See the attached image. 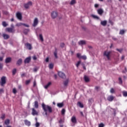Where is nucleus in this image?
Instances as JSON below:
<instances>
[{
	"mask_svg": "<svg viewBox=\"0 0 127 127\" xmlns=\"http://www.w3.org/2000/svg\"><path fill=\"white\" fill-rule=\"evenodd\" d=\"M39 36L40 40L42 41V42H43L44 40L43 39V36H42V34H40Z\"/></svg>",
	"mask_w": 127,
	"mask_h": 127,
	"instance_id": "28",
	"label": "nucleus"
},
{
	"mask_svg": "<svg viewBox=\"0 0 127 127\" xmlns=\"http://www.w3.org/2000/svg\"><path fill=\"white\" fill-rule=\"evenodd\" d=\"M2 25H3V26L4 27H6V26H7V25H8V24L6 23V22L5 21H3L2 22Z\"/></svg>",
	"mask_w": 127,
	"mask_h": 127,
	"instance_id": "27",
	"label": "nucleus"
},
{
	"mask_svg": "<svg viewBox=\"0 0 127 127\" xmlns=\"http://www.w3.org/2000/svg\"><path fill=\"white\" fill-rule=\"evenodd\" d=\"M104 124L103 123H101L100 124H99L98 127H104Z\"/></svg>",
	"mask_w": 127,
	"mask_h": 127,
	"instance_id": "49",
	"label": "nucleus"
},
{
	"mask_svg": "<svg viewBox=\"0 0 127 127\" xmlns=\"http://www.w3.org/2000/svg\"><path fill=\"white\" fill-rule=\"evenodd\" d=\"M108 100L109 101V102H112L113 100H114V96H110L108 97Z\"/></svg>",
	"mask_w": 127,
	"mask_h": 127,
	"instance_id": "21",
	"label": "nucleus"
},
{
	"mask_svg": "<svg viewBox=\"0 0 127 127\" xmlns=\"http://www.w3.org/2000/svg\"><path fill=\"white\" fill-rule=\"evenodd\" d=\"M116 50H117V51H119V52H120V53H122V51H123V50L119 49H117Z\"/></svg>",
	"mask_w": 127,
	"mask_h": 127,
	"instance_id": "52",
	"label": "nucleus"
},
{
	"mask_svg": "<svg viewBox=\"0 0 127 127\" xmlns=\"http://www.w3.org/2000/svg\"><path fill=\"white\" fill-rule=\"evenodd\" d=\"M127 67L125 68V70L123 71V73H127Z\"/></svg>",
	"mask_w": 127,
	"mask_h": 127,
	"instance_id": "57",
	"label": "nucleus"
},
{
	"mask_svg": "<svg viewBox=\"0 0 127 127\" xmlns=\"http://www.w3.org/2000/svg\"><path fill=\"white\" fill-rule=\"evenodd\" d=\"M52 83L51 82H49L46 85H45L44 87L45 89H48L50 86H51Z\"/></svg>",
	"mask_w": 127,
	"mask_h": 127,
	"instance_id": "14",
	"label": "nucleus"
},
{
	"mask_svg": "<svg viewBox=\"0 0 127 127\" xmlns=\"http://www.w3.org/2000/svg\"><path fill=\"white\" fill-rule=\"evenodd\" d=\"M53 64H51L49 65V67L50 68V69H53Z\"/></svg>",
	"mask_w": 127,
	"mask_h": 127,
	"instance_id": "41",
	"label": "nucleus"
},
{
	"mask_svg": "<svg viewBox=\"0 0 127 127\" xmlns=\"http://www.w3.org/2000/svg\"><path fill=\"white\" fill-rule=\"evenodd\" d=\"M2 60H3V57H0V61H2Z\"/></svg>",
	"mask_w": 127,
	"mask_h": 127,
	"instance_id": "62",
	"label": "nucleus"
},
{
	"mask_svg": "<svg viewBox=\"0 0 127 127\" xmlns=\"http://www.w3.org/2000/svg\"><path fill=\"white\" fill-rule=\"evenodd\" d=\"M42 107L43 108V110L44 111L45 113L46 116H48V115L47 112H48V113H52V108H51V107L48 105H45L44 103H43L42 104Z\"/></svg>",
	"mask_w": 127,
	"mask_h": 127,
	"instance_id": "1",
	"label": "nucleus"
},
{
	"mask_svg": "<svg viewBox=\"0 0 127 127\" xmlns=\"http://www.w3.org/2000/svg\"><path fill=\"white\" fill-rule=\"evenodd\" d=\"M24 123H25V125L26 126H27L28 127H30V125H31V123L30 122H29L28 120H24Z\"/></svg>",
	"mask_w": 127,
	"mask_h": 127,
	"instance_id": "15",
	"label": "nucleus"
},
{
	"mask_svg": "<svg viewBox=\"0 0 127 127\" xmlns=\"http://www.w3.org/2000/svg\"><path fill=\"white\" fill-rule=\"evenodd\" d=\"M97 12L99 15H102L104 13V10L102 8L98 9L97 10Z\"/></svg>",
	"mask_w": 127,
	"mask_h": 127,
	"instance_id": "11",
	"label": "nucleus"
},
{
	"mask_svg": "<svg viewBox=\"0 0 127 127\" xmlns=\"http://www.w3.org/2000/svg\"><path fill=\"white\" fill-rule=\"evenodd\" d=\"M89 102V104H90L91 105V104H92V102H93V99H90L88 100Z\"/></svg>",
	"mask_w": 127,
	"mask_h": 127,
	"instance_id": "50",
	"label": "nucleus"
},
{
	"mask_svg": "<svg viewBox=\"0 0 127 127\" xmlns=\"http://www.w3.org/2000/svg\"><path fill=\"white\" fill-rule=\"evenodd\" d=\"M37 70H38V68L35 67L34 68L33 71H34V72H37Z\"/></svg>",
	"mask_w": 127,
	"mask_h": 127,
	"instance_id": "55",
	"label": "nucleus"
},
{
	"mask_svg": "<svg viewBox=\"0 0 127 127\" xmlns=\"http://www.w3.org/2000/svg\"><path fill=\"white\" fill-rule=\"evenodd\" d=\"M16 17L19 19V20H21L22 19V15H21V13L20 12H17L16 13Z\"/></svg>",
	"mask_w": 127,
	"mask_h": 127,
	"instance_id": "8",
	"label": "nucleus"
},
{
	"mask_svg": "<svg viewBox=\"0 0 127 127\" xmlns=\"http://www.w3.org/2000/svg\"><path fill=\"white\" fill-rule=\"evenodd\" d=\"M6 31L11 33H14V32H15V30H14L13 28H6Z\"/></svg>",
	"mask_w": 127,
	"mask_h": 127,
	"instance_id": "5",
	"label": "nucleus"
},
{
	"mask_svg": "<svg viewBox=\"0 0 127 127\" xmlns=\"http://www.w3.org/2000/svg\"><path fill=\"white\" fill-rule=\"evenodd\" d=\"M12 92H13V94H16L17 91H16V89L13 88Z\"/></svg>",
	"mask_w": 127,
	"mask_h": 127,
	"instance_id": "46",
	"label": "nucleus"
},
{
	"mask_svg": "<svg viewBox=\"0 0 127 127\" xmlns=\"http://www.w3.org/2000/svg\"><path fill=\"white\" fill-rule=\"evenodd\" d=\"M100 23L101 25H103V26H106L107 25V21L106 20L101 21Z\"/></svg>",
	"mask_w": 127,
	"mask_h": 127,
	"instance_id": "19",
	"label": "nucleus"
},
{
	"mask_svg": "<svg viewBox=\"0 0 127 127\" xmlns=\"http://www.w3.org/2000/svg\"><path fill=\"white\" fill-rule=\"evenodd\" d=\"M110 93L113 94V93H115V89L114 88H111L110 90Z\"/></svg>",
	"mask_w": 127,
	"mask_h": 127,
	"instance_id": "47",
	"label": "nucleus"
},
{
	"mask_svg": "<svg viewBox=\"0 0 127 127\" xmlns=\"http://www.w3.org/2000/svg\"><path fill=\"white\" fill-rule=\"evenodd\" d=\"M119 84H120V85H122V84H123V80H122V78L120 77L119 78Z\"/></svg>",
	"mask_w": 127,
	"mask_h": 127,
	"instance_id": "36",
	"label": "nucleus"
},
{
	"mask_svg": "<svg viewBox=\"0 0 127 127\" xmlns=\"http://www.w3.org/2000/svg\"><path fill=\"white\" fill-rule=\"evenodd\" d=\"M54 56H55V58H56V59H57V58H58V57L57 56V51H56L54 52Z\"/></svg>",
	"mask_w": 127,
	"mask_h": 127,
	"instance_id": "37",
	"label": "nucleus"
},
{
	"mask_svg": "<svg viewBox=\"0 0 127 127\" xmlns=\"http://www.w3.org/2000/svg\"><path fill=\"white\" fill-rule=\"evenodd\" d=\"M121 59H122V60H124V59H125V56H122Z\"/></svg>",
	"mask_w": 127,
	"mask_h": 127,
	"instance_id": "64",
	"label": "nucleus"
},
{
	"mask_svg": "<svg viewBox=\"0 0 127 127\" xmlns=\"http://www.w3.org/2000/svg\"><path fill=\"white\" fill-rule=\"evenodd\" d=\"M15 73H16V69L14 68L12 70L13 75H15Z\"/></svg>",
	"mask_w": 127,
	"mask_h": 127,
	"instance_id": "39",
	"label": "nucleus"
},
{
	"mask_svg": "<svg viewBox=\"0 0 127 127\" xmlns=\"http://www.w3.org/2000/svg\"><path fill=\"white\" fill-rule=\"evenodd\" d=\"M94 6H95V7H99V4H95Z\"/></svg>",
	"mask_w": 127,
	"mask_h": 127,
	"instance_id": "60",
	"label": "nucleus"
},
{
	"mask_svg": "<svg viewBox=\"0 0 127 127\" xmlns=\"http://www.w3.org/2000/svg\"><path fill=\"white\" fill-rule=\"evenodd\" d=\"M38 24V19H37V18H35L34 20L33 26H34V27H35V26H36V25H37Z\"/></svg>",
	"mask_w": 127,
	"mask_h": 127,
	"instance_id": "10",
	"label": "nucleus"
},
{
	"mask_svg": "<svg viewBox=\"0 0 127 127\" xmlns=\"http://www.w3.org/2000/svg\"><path fill=\"white\" fill-rule=\"evenodd\" d=\"M29 31V29H25L24 30V33H25V34H27V33Z\"/></svg>",
	"mask_w": 127,
	"mask_h": 127,
	"instance_id": "42",
	"label": "nucleus"
},
{
	"mask_svg": "<svg viewBox=\"0 0 127 127\" xmlns=\"http://www.w3.org/2000/svg\"><path fill=\"white\" fill-rule=\"evenodd\" d=\"M35 126L36 127H39V123H36L35 124Z\"/></svg>",
	"mask_w": 127,
	"mask_h": 127,
	"instance_id": "59",
	"label": "nucleus"
},
{
	"mask_svg": "<svg viewBox=\"0 0 127 127\" xmlns=\"http://www.w3.org/2000/svg\"><path fill=\"white\" fill-rule=\"evenodd\" d=\"M84 81L86 82H89L90 81V79H89V77L87 76H84Z\"/></svg>",
	"mask_w": 127,
	"mask_h": 127,
	"instance_id": "26",
	"label": "nucleus"
},
{
	"mask_svg": "<svg viewBox=\"0 0 127 127\" xmlns=\"http://www.w3.org/2000/svg\"><path fill=\"white\" fill-rule=\"evenodd\" d=\"M33 60H36L37 59V58H36V56H34L33 57Z\"/></svg>",
	"mask_w": 127,
	"mask_h": 127,
	"instance_id": "58",
	"label": "nucleus"
},
{
	"mask_svg": "<svg viewBox=\"0 0 127 127\" xmlns=\"http://www.w3.org/2000/svg\"><path fill=\"white\" fill-rule=\"evenodd\" d=\"M80 64H81V61L77 62V63L75 64V66H76L77 68H79Z\"/></svg>",
	"mask_w": 127,
	"mask_h": 127,
	"instance_id": "31",
	"label": "nucleus"
},
{
	"mask_svg": "<svg viewBox=\"0 0 127 127\" xmlns=\"http://www.w3.org/2000/svg\"><path fill=\"white\" fill-rule=\"evenodd\" d=\"M125 32H126V30H121L120 31L119 34H121V35H123V34H125Z\"/></svg>",
	"mask_w": 127,
	"mask_h": 127,
	"instance_id": "30",
	"label": "nucleus"
},
{
	"mask_svg": "<svg viewBox=\"0 0 127 127\" xmlns=\"http://www.w3.org/2000/svg\"><path fill=\"white\" fill-rule=\"evenodd\" d=\"M112 53L111 51H106L104 52L103 56L106 57L108 60H111V54Z\"/></svg>",
	"mask_w": 127,
	"mask_h": 127,
	"instance_id": "2",
	"label": "nucleus"
},
{
	"mask_svg": "<svg viewBox=\"0 0 127 127\" xmlns=\"http://www.w3.org/2000/svg\"><path fill=\"white\" fill-rule=\"evenodd\" d=\"M3 92V89H0V93H2Z\"/></svg>",
	"mask_w": 127,
	"mask_h": 127,
	"instance_id": "63",
	"label": "nucleus"
},
{
	"mask_svg": "<svg viewBox=\"0 0 127 127\" xmlns=\"http://www.w3.org/2000/svg\"><path fill=\"white\" fill-rule=\"evenodd\" d=\"M25 45L29 50H31V49H32V47H31V45H30V44L26 43L25 44Z\"/></svg>",
	"mask_w": 127,
	"mask_h": 127,
	"instance_id": "13",
	"label": "nucleus"
},
{
	"mask_svg": "<svg viewBox=\"0 0 127 127\" xmlns=\"http://www.w3.org/2000/svg\"><path fill=\"white\" fill-rule=\"evenodd\" d=\"M21 63H22V60L21 59H20L17 62V65H21Z\"/></svg>",
	"mask_w": 127,
	"mask_h": 127,
	"instance_id": "25",
	"label": "nucleus"
},
{
	"mask_svg": "<svg viewBox=\"0 0 127 127\" xmlns=\"http://www.w3.org/2000/svg\"><path fill=\"white\" fill-rule=\"evenodd\" d=\"M23 23H19L18 24H16L17 26H21V25H23Z\"/></svg>",
	"mask_w": 127,
	"mask_h": 127,
	"instance_id": "48",
	"label": "nucleus"
},
{
	"mask_svg": "<svg viewBox=\"0 0 127 127\" xmlns=\"http://www.w3.org/2000/svg\"><path fill=\"white\" fill-rule=\"evenodd\" d=\"M23 25H24V26H25L26 27H29V25L23 23Z\"/></svg>",
	"mask_w": 127,
	"mask_h": 127,
	"instance_id": "51",
	"label": "nucleus"
},
{
	"mask_svg": "<svg viewBox=\"0 0 127 127\" xmlns=\"http://www.w3.org/2000/svg\"><path fill=\"white\" fill-rule=\"evenodd\" d=\"M81 59H83V60H86V59H87V56H81Z\"/></svg>",
	"mask_w": 127,
	"mask_h": 127,
	"instance_id": "38",
	"label": "nucleus"
},
{
	"mask_svg": "<svg viewBox=\"0 0 127 127\" xmlns=\"http://www.w3.org/2000/svg\"><path fill=\"white\" fill-rule=\"evenodd\" d=\"M61 46L62 47H64V46H65V44H64V43H62L61 44Z\"/></svg>",
	"mask_w": 127,
	"mask_h": 127,
	"instance_id": "54",
	"label": "nucleus"
},
{
	"mask_svg": "<svg viewBox=\"0 0 127 127\" xmlns=\"http://www.w3.org/2000/svg\"><path fill=\"white\" fill-rule=\"evenodd\" d=\"M76 56H77V58H79V59H81V58L82 57V56H81V54H79V53L77 54Z\"/></svg>",
	"mask_w": 127,
	"mask_h": 127,
	"instance_id": "34",
	"label": "nucleus"
},
{
	"mask_svg": "<svg viewBox=\"0 0 127 127\" xmlns=\"http://www.w3.org/2000/svg\"><path fill=\"white\" fill-rule=\"evenodd\" d=\"M124 97H127V91H123V92Z\"/></svg>",
	"mask_w": 127,
	"mask_h": 127,
	"instance_id": "35",
	"label": "nucleus"
},
{
	"mask_svg": "<svg viewBox=\"0 0 127 127\" xmlns=\"http://www.w3.org/2000/svg\"><path fill=\"white\" fill-rule=\"evenodd\" d=\"M77 105L80 107V108H84V105L81 102H78Z\"/></svg>",
	"mask_w": 127,
	"mask_h": 127,
	"instance_id": "29",
	"label": "nucleus"
},
{
	"mask_svg": "<svg viewBox=\"0 0 127 127\" xmlns=\"http://www.w3.org/2000/svg\"><path fill=\"white\" fill-rule=\"evenodd\" d=\"M76 2V1L75 0H71L70 1V4H74Z\"/></svg>",
	"mask_w": 127,
	"mask_h": 127,
	"instance_id": "43",
	"label": "nucleus"
},
{
	"mask_svg": "<svg viewBox=\"0 0 127 127\" xmlns=\"http://www.w3.org/2000/svg\"><path fill=\"white\" fill-rule=\"evenodd\" d=\"M30 82H31L30 80H26L25 82L26 85H28V84H29V83H30Z\"/></svg>",
	"mask_w": 127,
	"mask_h": 127,
	"instance_id": "45",
	"label": "nucleus"
},
{
	"mask_svg": "<svg viewBox=\"0 0 127 127\" xmlns=\"http://www.w3.org/2000/svg\"><path fill=\"white\" fill-rule=\"evenodd\" d=\"M59 123H60V124H63V123H64V121L63 120H62V119H61L59 121Z\"/></svg>",
	"mask_w": 127,
	"mask_h": 127,
	"instance_id": "56",
	"label": "nucleus"
},
{
	"mask_svg": "<svg viewBox=\"0 0 127 127\" xmlns=\"http://www.w3.org/2000/svg\"><path fill=\"white\" fill-rule=\"evenodd\" d=\"M79 44L80 45H84L85 44H86V41H80L79 42Z\"/></svg>",
	"mask_w": 127,
	"mask_h": 127,
	"instance_id": "22",
	"label": "nucleus"
},
{
	"mask_svg": "<svg viewBox=\"0 0 127 127\" xmlns=\"http://www.w3.org/2000/svg\"><path fill=\"white\" fill-rule=\"evenodd\" d=\"M69 83V79H66L64 82V87H67L68 86V83Z\"/></svg>",
	"mask_w": 127,
	"mask_h": 127,
	"instance_id": "16",
	"label": "nucleus"
},
{
	"mask_svg": "<svg viewBox=\"0 0 127 127\" xmlns=\"http://www.w3.org/2000/svg\"><path fill=\"white\" fill-rule=\"evenodd\" d=\"M32 5V2L29 1L27 3L24 4V6L25 8H28L29 6H31Z\"/></svg>",
	"mask_w": 127,
	"mask_h": 127,
	"instance_id": "6",
	"label": "nucleus"
},
{
	"mask_svg": "<svg viewBox=\"0 0 127 127\" xmlns=\"http://www.w3.org/2000/svg\"><path fill=\"white\" fill-rule=\"evenodd\" d=\"M9 124V120H7L5 121V125H6L7 126V125Z\"/></svg>",
	"mask_w": 127,
	"mask_h": 127,
	"instance_id": "40",
	"label": "nucleus"
},
{
	"mask_svg": "<svg viewBox=\"0 0 127 127\" xmlns=\"http://www.w3.org/2000/svg\"><path fill=\"white\" fill-rule=\"evenodd\" d=\"M63 106H64V104H63V103H58L57 104V106L59 108H62V107H63Z\"/></svg>",
	"mask_w": 127,
	"mask_h": 127,
	"instance_id": "23",
	"label": "nucleus"
},
{
	"mask_svg": "<svg viewBox=\"0 0 127 127\" xmlns=\"http://www.w3.org/2000/svg\"><path fill=\"white\" fill-rule=\"evenodd\" d=\"M58 75L59 76V77H60L61 78H63V79H64V78H65V74H64V73L60 71L58 72Z\"/></svg>",
	"mask_w": 127,
	"mask_h": 127,
	"instance_id": "9",
	"label": "nucleus"
},
{
	"mask_svg": "<svg viewBox=\"0 0 127 127\" xmlns=\"http://www.w3.org/2000/svg\"><path fill=\"white\" fill-rule=\"evenodd\" d=\"M11 61V58H7L5 60V63L7 64V63H10Z\"/></svg>",
	"mask_w": 127,
	"mask_h": 127,
	"instance_id": "18",
	"label": "nucleus"
},
{
	"mask_svg": "<svg viewBox=\"0 0 127 127\" xmlns=\"http://www.w3.org/2000/svg\"><path fill=\"white\" fill-rule=\"evenodd\" d=\"M91 16L93 18H95V19H100V18L98 16H97L96 15L92 14Z\"/></svg>",
	"mask_w": 127,
	"mask_h": 127,
	"instance_id": "24",
	"label": "nucleus"
},
{
	"mask_svg": "<svg viewBox=\"0 0 127 127\" xmlns=\"http://www.w3.org/2000/svg\"><path fill=\"white\" fill-rule=\"evenodd\" d=\"M3 67V64L0 63V70H2Z\"/></svg>",
	"mask_w": 127,
	"mask_h": 127,
	"instance_id": "44",
	"label": "nucleus"
},
{
	"mask_svg": "<svg viewBox=\"0 0 127 127\" xmlns=\"http://www.w3.org/2000/svg\"><path fill=\"white\" fill-rule=\"evenodd\" d=\"M66 111L65 110V109H63L62 110V115H63V116H64V115H65V113Z\"/></svg>",
	"mask_w": 127,
	"mask_h": 127,
	"instance_id": "33",
	"label": "nucleus"
},
{
	"mask_svg": "<svg viewBox=\"0 0 127 127\" xmlns=\"http://www.w3.org/2000/svg\"><path fill=\"white\" fill-rule=\"evenodd\" d=\"M71 121L73 124H76L77 119H76V117L75 116H73L71 119Z\"/></svg>",
	"mask_w": 127,
	"mask_h": 127,
	"instance_id": "12",
	"label": "nucleus"
},
{
	"mask_svg": "<svg viewBox=\"0 0 127 127\" xmlns=\"http://www.w3.org/2000/svg\"><path fill=\"white\" fill-rule=\"evenodd\" d=\"M34 106L35 108H36V109L38 108V102L37 101L35 102Z\"/></svg>",
	"mask_w": 127,
	"mask_h": 127,
	"instance_id": "32",
	"label": "nucleus"
},
{
	"mask_svg": "<svg viewBox=\"0 0 127 127\" xmlns=\"http://www.w3.org/2000/svg\"><path fill=\"white\" fill-rule=\"evenodd\" d=\"M33 87H36V81L35 80L33 82Z\"/></svg>",
	"mask_w": 127,
	"mask_h": 127,
	"instance_id": "53",
	"label": "nucleus"
},
{
	"mask_svg": "<svg viewBox=\"0 0 127 127\" xmlns=\"http://www.w3.org/2000/svg\"><path fill=\"white\" fill-rule=\"evenodd\" d=\"M58 16V13L56 11H53L51 13V17L52 18L54 19L55 18H56Z\"/></svg>",
	"mask_w": 127,
	"mask_h": 127,
	"instance_id": "3",
	"label": "nucleus"
},
{
	"mask_svg": "<svg viewBox=\"0 0 127 127\" xmlns=\"http://www.w3.org/2000/svg\"><path fill=\"white\" fill-rule=\"evenodd\" d=\"M32 115L33 116H38V112L34 108L32 109Z\"/></svg>",
	"mask_w": 127,
	"mask_h": 127,
	"instance_id": "7",
	"label": "nucleus"
},
{
	"mask_svg": "<svg viewBox=\"0 0 127 127\" xmlns=\"http://www.w3.org/2000/svg\"><path fill=\"white\" fill-rule=\"evenodd\" d=\"M46 62H48L49 61V59L48 58H47L45 60Z\"/></svg>",
	"mask_w": 127,
	"mask_h": 127,
	"instance_id": "61",
	"label": "nucleus"
},
{
	"mask_svg": "<svg viewBox=\"0 0 127 127\" xmlns=\"http://www.w3.org/2000/svg\"><path fill=\"white\" fill-rule=\"evenodd\" d=\"M30 60H31V58H27L24 61V63H29V62H30Z\"/></svg>",
	"mask_w": 127,
	"mask_h": 127,
	"instance_id": "17",
	"label": "nucleus"
},
{
	"mask_svg": "<svg viewBox=\"0 0 127 127\" xmlns=\"http://www.w3.org/2000/svg\"><path fill=\"white\" fill-rule=\"evenodd\" d=\"M2 36L4 39H8L9 38V36L6 34H3Z\"/></svg>",
	"mask_w": 127,
	"mask_h": 127,
	"instance_id": "20",
	"label": "nucleus"
},
{
	"mask_svg": "<svg viewBox=\"0 0 127 127\" xmlns=\"http://www.w3.org/2000/svg\"><path fill=\"white\" fill-rule=\"evenodd\" d=\"M6 77L5 76H3L1 78V81L0 82L1 86H3L6 81H5Z\"/></svg>",
	"mask_w": 127,
	"mask_h": 127,
	"instance_id": "4",
	"label": "nucleus"
}]
</instances>
